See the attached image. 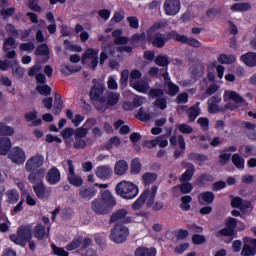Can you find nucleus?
<instances>
[{
    "label": "nucleus",
    "mask_w": 256,
    "mask_h": 256,
    "mask_svg": "<svg viewBox=\"0 0 256 256\" xmlns=\"http://www.w3.org/2000/svg\"><path fill=\"white\" fill-rule=\"evenodd\" d=\"M157 189V185H153L150 189H145L139 198L132 204V209H134V211H139V209H142L145 205V201L147 207H153L155 197L157 196Z\"/></svg>",
    "instance_id": "1"
},
{
    "label": "nucleus",
    "mask_w": 256,
    "mask_h": 256,
    "mask_svg": "<svg viewBox=\"0 0 256 256\" xmlns=\"http://www.w3.org/2000/svg\"><path fill=\"white\" fill-rule=\"evenodd\" d=\"M115 191L122 199H135L139 195V187L129 181H121L116 185Z\"/></svg>",
    "instance_id": "2"
},
{
    "label": "nucleus",
    "mask_w": 256,
    "mask_h": 256,
    "mask_svg": "<svg viewBox=\"0 0 256 256\" xmlns=\"http://www.w3.org/2000/svg\"><path fill=\"white\" fill-rule=\"evenodd\" d=\"M33 239V230L31 226H20L17 230V235H10V241L15 243V245H20L21 247H25L27 242Z\"/></svg>",
    "instance_id": "3"
},
{
    "label": "nucleus",
    "mask_w": 256,
    "mask_h": 256,
    "mask_svg": "<svg viewBox=\"0 0 256 256\" xmlns=\"http://www.w3.org/2000/svg\"><path fill=\"white\" fill-rule=\"evenodd\" d=\"M110 241L120 245L125 243L129 237V228L123 224H115L114 227L110 230Z\"/></svg>",
    "instance_id": "4"
},
{
    "label": "nucleus",
    "mask_w": 256,
    "mask_h": 256,
    "mask_svg": "<svg viewBox=\"0 0 256 256\" xmlns=\"http://www.w3.org/2000/svg\"><path fill=\"white\" fill-rule=\"evenodd\" d=\"M146 39L150 45L156 47L157 49H163L166 43L171 41V38H169V32L167 34L147 32Z\"/></svg>",
    "instance_id": "5"
},
{
    "label": "nucleus",
    "mask_w": 256,
    "mask_h": 256,
    "mask_svg": "<svg viewBox=\"0 0 256 256\" xmlns=\"http://www.w3.org/2000/svg\"><path fill=\"white\" fill-rule=\"evenodd\" d=\"M62 165L64 169L68 167L67 180L70 185H73L74 187H81V185H83V178L75 174V166L73 165V160H66L62 162Z\"/></svg>",
    "instance_id": "6"
},
{
    "label": "nucleus",
    "mask_w": 256,
    "mask_h": 256,
    "mask_svg": "<svg viewBox=\"0 0 256 256\" xmlns=\"http://www.w3.org/2000/svg\"><path fill=\"white\" fill-rule=\"evenodd\" d=\"M224 97H228V99H231V101L234 102H228L224 109H229L230 111H235V109H238V107H241V105H247V101H245L239 93L235 91H225Z\"/></svg>",
    "instance_id": "7"
},
{
    "label": "nucleus",
    "mask_w": 256,
    "mask_h": 256,
    "mask_svg": "<svg viewBox=\"0 0 256 256\" xmlns=\"http://www.w3.org/2000/svg\"><path fill=\"white\" fill-rule=\"evenodd\" d=\"M93 83L94 85L90 90V99L93 101H100V103H105L107 98L101 97V95H103L105 92V83L97 82L96 79L93 80Z\"/></svg>",
    "instance_id": "8"
},
{
    "label": "nucleus",
    "mask_w": 256,
    "mask_h": 256,
    "mask_svg": "<svg viewBox=\"0 0 256 256\" xmlns=\"http://www.w3.org/2000/svg\"><path fill=\"white\" fill-rule=\"evenodd\" d=\"M82 63L84 65H88L95 71L97 65H99V57L97 56V52L93 49H87L86 52L82 56Z\"/></svg>",
    "instance_id": "9"
},
{
    "label": "nucleus",
    "mask_w": 256,
    "mask_h": 256,
    "mask_svg": "<svg viewBox=\"0 0 256 256\" xmlns=\"http://www.w3.org/2000/svg\"><path fill=\"white\" fill-rule=\"evenodd\" d=\"M43 163H45V157L41 154H36L27 160L25 171H27V173H31V171H35V169L42 167Z\"/></svg>",
    "instance_id": "10"
},
{
    "label": "nucleus",
    "mask_w": 256,
    "mask_h": 256,
    "mask_svg": "<svg viewBox=\"0 0 256 256\" xmlns=\"http://www.w3.org/2000/svg\"><path fill=\"white\" fill-rule=\"evenodd\" d=\"M129 211L125 208L119 209L116 212H114L109 220V223H117V221H120L121 223H132L133 218L129 217Z\"/></svg>",
    "instance_id": "11"
},
{
    "label": "nucleus",
    "mask_w": 256,
    "mask_h": 256,
    "mask_svg": "<svg viewBox=\"0 0 256 256\" xmlns=\"http://www.w3.org/2000/svg\"><path fill=\"white\" fill-rule=\"evenodd\" d=\"M8 159L12 161V163H16L17 165H23L25 163V151L19 147H14L10 153L8 154Z\"/></svg>",
    "instance_id": "12"
},
{
    "label": "nucleus",
    "mask_w": 256,
    "mask_h": 256,
    "mask_svg": "<svg viewBox=\"0 0 256 256\" xmlns=\"http://www.w3.org/2000/svg\"><path fill=\"white\" fill-rule=\"evenodd\" d=\"M181 9L180 0H165L164 2V11L166 15H177Z\"/></svg>",
    "instance_id": "13"
},
{
    "label": "nucleus",
    "mask_w": 256,
    "mask_h": 256,
    "mask_svg": "<svg viewBox=\"0 0 256 256\" xmlns=\"http://www.w3.org/2000/svg\"><path fill=\"white\" fill-rule=\"evenodd\" d=\"M244 245L241 251L242 256H255L256 255V239L244 238Z\"/></svg>",
    "instance_id": "14"
},
{
    "label": "nucleus",
    "mask_w": 256,
    "mask_h": 256,
    "mask_svg": "<svg viewBox=\"0 0 256 256\" xmlns=\"http://www.w3.org/2000/svg\"><path fill=\"white\" fill-rule=\"evenodd\" d=\"M33 191L38 199H49L51 197V188H47L45 183L33 185Z\"/></svg>",
    "instance_id": "15"
},
{
    "label": "nucleus",
    "mask_w": 256,
    "mask_h": 256,
    "mask_svg": "<svg viewBox=\"0 0 256 256\" xmlns=\"http://www.w3.org/2000/svg\"><path fill=\"white\" fill-rule=\"evenodd\" d=\"M91 209L96 215H109L111 213V208L99 199L92 201Z\"/></svg>",
    "instance_id": "16"
},
{
    "label": "nucleus",
    "mask_w": 256,
    "mask_h": 256,
    "mask_svg": "<svg viewBox=\"0 0 256 256\" xmlns=\"http://www.w3.org/2000/svg\"><path fill=\"white\" fill-rule=\"evenodd\" d=\"M46 181L49 185H57L61 182V171L57 167H52L46 174Z\"/></svg>",
    "instance_id": "17"
},
{
    "label": "nucleus",
    "mask_w": 256,
    "mask_h": 256,
    "mask_svg": "<svg viewBox=\"0 0 256 256\" xmlns=\"http://www.w3.org/2000/svg\"><path fill=\"white\" fill-rule=\"evenodd\" d=\"M95 195H97V190L91 186H84L80 188L78 197L80 201H91Z\"/></svg>",
    "instance_id": "18"
},
{
    "label": "nucleus",
    "mask_w": 256,
    "mask_h": 256,
    "mask_svg": "<svg viewBox=\"0 0 256 256\" xmlns=\"http://www.w3.org/2000/svg\"><path fill=\"white\" fill-rule=\"evenodd\" d=\"M182 167L186 169V171L181 175L180 181L181 183H187L193 179V175H195V165L192 163L182 162Z\"/></svg>",
    "instance_id": "19"
},
{
    "label": "nucleus",
    "mask_w": 256,
    "mask_h": 256,
    "mask_svg": "<svg viewBox=\"0 0 256 256\" xmlns=\"http://www.w3.org/2000/svg\"><path fill=\"white\" fill-rule=\"evenodd\" d=\"M46 172H47V169L45 168H40L35 172H31L28 175L29 183H32V185H39V183H43V179L45 177Z\"/></svg>",
    "instance_id": "20"
},
{
    "label": "nucleus",
    "mask_w": 256,
    "mask_h": 256,
    "mask_svg": "<svg viewBox=\"0 0 256 256\" xmlns=\"http://www.w3.org/2000/svg\"><path fill=\"white\" fill-rule=\"evenodd\" d=\"M113 175V169L109 165H102L98 166L96 169V177L98 179L107 180L111 179V176Z\"/></svg>",
    "instance_id": "21"
},
{
    "label": "nucleus",
    "mask_w": 256,
    "mask_h": 256,
    "mask_svg": "<svg viewBox=\"0 0 256 256\" xmlns=\"http://www.w3.org/2000/svg\"><path fill=\"white\" fill-rule=\"evenodd\" d=\"M215 201V194L213 192H202L198 195V203L199 205H211Z\"/></svg>",
    "instance_id": "22"
},
{
    "label": "nucleus",
    "mask_w": 256,
    "mask_h": 256,
    "mask_svg": "<svg viewBox=\"0 0 256 256\" xmlns=\"http://www.w3.org/2000/svg\"><path fill=\"white\" fill-rule=\"evenodd\" d=\"M49 229L46 230L45 226L43 224H38L34 228V237L38 239L39 241H43V239L49 237Z\"/></svg>",
    "instance_id": "23"
},
{
    "label": "nucleus",
    "mask_w": 256,
    "mask_h": 256,
    "mask_svg": "<svg viewBox=\"0 0 256 256\" xmlns=\"http://www.w3.org/2000/svg\"><path fill=\"white\" fill-rule=\"evenodd\" d=\"M129 170V164L125 160H119L115 163L114 173L118 176H123Z\"/></svg>",
    "instance_id": "24"
},
{
    "label": "nucleus",
    "mask_w": 256,
    "mask_h": 256,
    "mask_svg": "<svg viewBox=\"0 0 256 256\" xmlns=\"http://www.w3.org/2000/svg\"><path fill=\"white\" fill-rule=\"evenodd\" d=\"M101 201L104 204H106L109 209H111V207H115L117 205V201L115 200V198L113 197V194H111V191H109V190H105L102 193V200Z\"/></svg>",
    "instance_id": "25"
},
{
    "label": "nucleus",
    "mask_w": 256,
    "mask_h": 256,
    "mask_svg": "<svg viewBox=\"0 0 256 256\" xmlns=\"http://www.w3.org/2000/svg\"><path fill=\"white\" fill-rule=\"evenodd\" d=\"M172 133H173V128L171 127L166 128V134L158 136L156 138L157 145H159V147H161L162 149L167 147V145H169V141L167 140V138L171 137Z\"/></svg>",
    "instance_id": "26"
},
{
    "label": "nucleus",
    "mask_w": 256,
    "mask_h": 256,
    "mask_svg": "<svg viewBox=\"0 0 256 256\" xmlns=\"http://www.w3.org/2000/svg\"><path fill=\"white\" fill-rule=\"evenodd\" d=\"M12 144H11V138L9 137H2L0 138V155H7L9 151L11 150Z\"/></svg>",
    "instance_id": "27"
},
{
    "label": "nucleus",
    "mask_w": 256,
    "mask_h": 256,
    "mask_svg": "<svg viewBox=\"0 0 256 256\" xmlns=\"http://www.w3.org/2000/svg\"><path fill=\"white\" fill-rule=\"evenodd\" d=\"M241 61L248 67H256V53L248 52L241 56Z\"/></svg>",
    "instance_id": "28"
},
{
    "label": "nucleus",
    "mask_w": 256,
    "mask_h": 256,
    "mask_svg": "<svg viewBox=\"0 0 256 256\" xmlns=\"http://www.w3.org/2000/svg\"><path fill=\"white\" fill-rule=\"evenodd\" d=\"M12 135H15V128L0 122V137H12Z\"/></svg>",
    "instance_id": "29"
},
{
    "label": "nucleus",
    "mask_w": 256,
    "mask_h": 256,
    "mask_svg": "<svg viewBox=\"0 0 256 256\" xmlns=\"http://www.w3.org/2000/svg\"><path fill=\"white\" fill-rule=\"evenodd\" d=\"M169 39H174V41H177L178 43H183L184 45H187L189 43V37H187V35L178 34L177 30H172L169 32Z\"/></svg>",
    "instance_id": "30"
},
{
    "label": "nucleus",
    "mask_w": 256,
    "mask_h": 256,
    "mask_svg": "<svg viewBox=\"0 0 256 256\" xmlns=\"http://www.w3.org/2000/svg\"><path fill=\"white\" fill-rule=\"evenodd\" d=\"M168 23L167 20H159L154 22L153 25L147 30V33H161V29H165Z\"/></svg>",
    "instance_id": "31"
},
{
    "label": "nucleus",
    "mask_w": 256,
    "mask_h": 256,
    "mask_svg": "<svg viewBox=\"0 0 256 256\" xmlns=\"http://www.w3.org/2000/svg\"><path fill=\"white\" fill-rule=\"evenodd\" d=\"M157 250L155 248L140 247L136 249L135 256H156Z\"/></svg>",
    "instance_id": "32"
},
{
    "label": "nucleus",
    "mask_w": 256,
    "mask_h": 256,
    "mask_svg": "<svg viewBox=\"0 0 256 256\" xmlns=\"http://www.w3.org/2000/svg\"><path fill=\"white\" fill-rule=\"evenodd\" d=\"M189 161H194V163H205V161H209V157L204 154H199L192 152L188 155Z\"/></svg>",
    "instance_id": "33"
},
{
    "label": "nucleus",
    "mask_w": 256,
    "mask_h": 256,
    "mask_svg": "<svg viewBox=\"0 0 256 256\" xmlns=\"http://www.w3.org/2000/svg\"><path fill=\"white\" fill-rule=\"evenodd\" d=\"M157 177V173L147 172L142 176L143 184L145 185V187L153 185V183L157 181Z\"/></svg>",
    "instance_id": "34"
},
{
    "label": "nucleus",
    "mask_w": 256,
    "mask_h": 256,
    "mask_svg": "<svg viewBox=\"0 0 256 256\" xmlns=\"http://www.w3.org/2000/svg\"><path fill=\"white\" fill-rule=\"evenodd\" d=\"M245 127L247 129L246 135L251 141H256V125L251 122H246Z\"/></svg>",
    "instance_id": "35"
},
{
    "label": "nucleus",
    "mask_w": 256,
    "mask_h": 256,
    "mask_svg": "<svg viewBox=\"0 0 256 256\" xmlns=\"http://www.w3.org/2000/svg\"><path fill=\"white\" fill-rule=\"evenodd\" d=\"M6 197H7V203H10L11 205H15V203L19 201V191L15 189L8 190L6 192Z\"/></svg>",
    "instance_id": "36"
},
{
    "label": "nucleus",
    "mask_w": 256,
    "mask_h": 256,
    "mask_svg": "<svg viewBox=\"0 0 256 256\" xmlns=\"http://www.w3.org/2000/svg\"><path fill=\"white\" fill-rule=\"evenodd\" d=\"M186 113L190 123H193V121L197 119L198 115H200L201 109L197 106H192L186 111Z\"/></svg>",
    "instance_id": "37"
},
{
    "label": "nucleus",
    "mask_w": 256,
    "mask_h": 256,
    "mask_svg": "<svg viewBox=\"0 0 256 256\" xmlns=\"http://www.w3.org/2000/svg\"><path fill=\"white\" fill-rule=\"evenodd\" d=\"M119 103V93L108 92L107 93V105L108 107H115Z\"/></svg>",
    "instance_id": "38"
},
{
    "label": "nucleus",
    "mask_w": 256,
    "mask_h": 256,
    "mask_svg": "<svg viewBox=\"0 0 256 256\" xmlns=\"http://www.w3.org/2000/svg\"><path fill=\"white\" fill-rule=\"evenodd\" d=\"M233 235H235V231L227 228V226L215 232L217 239H221V237H233Z\"/></svg>",
    "instance_id": "39"
},
{
    "label": "nucleus",
    "mask_w": 256,
    "mask_h": 256,
    "mask_svg": "<svg viewBox=\"0 0 256 256\" xmlns=\"http://www.w3.org/2000/svg\"><path fill=\"white\" fill-rule=\"evenodd\" d=\"M130 173L132 175H139L141 173V162L139 158H134L130 165Z\"/></svg>",
    "instance_id": "40"
},
{
    "label": "nucleus",
    "mask_w": 256,
    "mask_h": 256,
    "mask_svg": "<svg viewBox=\"0 0 256 256\" xmlns=\"http://www.w3.org/2000/svg\"><path fill=\"white\" fill-rule=\"evenodd\" d=\"M219 63L225 64V65H231V63H235L237 61V58L235 55H227V54H221L218 57Z\"/></svg>",
    "instance_id": "41"
},
{
    "label": "nucleus",
    "mask_w": 256,
    "mask_h": 256,
    "mask_svg": "<svg viewBox=\"0 0 256 256\" xmlns=\"http://www.w3.org/2000/svg\"><path fill=\"white\" fill-rule=\"evenodd\" d=\"M81 69V66H69L67 64L62 65V73L63 75L69 76L71 73H78Z\"/></svg>",
    "instance_id": "42"
},
{
    "label": "nucleus",
    "mask_w": 256,
    "mask_h": 256,
    "mask_svg": "<svg viewBox=\"0 0 256 256\" xmlns=\"http://www.w3.org/2000/svg\"><path fill=\"white\" fill-rule=\"evenodd\" d=\"M191 201H193V198L189 195L186 196H182L181 197V204H180V209H182V211H189V209H191V205L189 203H191Z\"/></svg>",
    "instance_id": "43"
},
{
    "label": "nucleus",
    "mask_w": 256,
    "mask_h": 256,
    "mask_svg": "<svg viewBox=\"0 0 256 256\" xmlns=\"http://www.w3.org/2000/svg\"><path fill=\"white\" fill-rule=\"evenodd\" d=\"M155 63L156 65H158L159 67H167L169 66V56L167 55H158L155 59Z\"/></svg>",
    "instance_id": "44"
},
{
    "label": "nucleus",
    "mask_w": 256,
    "mask_h": 256,
    "mask_svg": "<svg viewBox=\"0 0 256 256\" xmlns=\"http://www.w3.org/2000/svg\"><path fill=\"white\" fill-rule=\"evenodd\" d=\"M134 89L139 93H147L149 91V84L145 81H138L134 83Z\"/></svg>",
    "instance_id": "45"
},
{
    "label": "nucleus",
    "mask_w": 256,
    "mask_h": 256,
    "mask_svg": "<svg viewBox=\"0 0 256 256\" xmlns=\"http://www.w3.org/2000/svg\"><path fill=\"white\" fill-rule=\"evenodd\" d=\"M232 163H234L237 169H243L245 167V159H243V157H240L239 154H234L232 156Z\"/></svg>",
    "instance_id": "46"
},
{
    "label": "nucleus",
    "mask_w": 256,
    "mask_h": 256,
    "mask_svg": "<svg viewBox=\"0 0 256 256\" xmlns=\"http://www.w3.org/2000/svg\"><path fill=\"white\" fill-rule=\"evenodd\" d=\"M89 133V130L85 127H79L76 130H74V139H85L87 137V134Z\"/></svg>",
    "instance_id": "47"
},
{
    "label": "nucleus",
    "mask_w": 256,
    "mask_h": 256,
    "mask_svg": "<svg viewBox=\"0 0 256 256\" xmlns=\"http://www.w3.org/2000/svg\"><path fill=\"white\" fill-rule=\"evenodd\" d=\"M83 243V240L81 237H78L71 241L67 246V251H75V249H78V247H81V244Z\"/></svg>",
    "instance_id": "48"
},
{
    "label": "nucleus",
    "mask_w": 256,
    "mask_h": 256,
    "mask_svg": "<svg viewBox=\"0 0 256 256\" xmlns=\"http://www.w3.org/2000/svg\"><path fill=\"white\" fill-rule=\"evenodd\" d=\"M0 15L4 20L13 17V15H15V7L0 9Z\"/></svg>",
    "instance_id": "49"
},
{
    "label": "nucleus",
    "mask_w": 256,
    "mask_h": 256,
    "mask_svg": "<svg viewBox=\"0 0 256 256\" xmlns=\"http://www.w3.org/2000/svg\"><path fill=\"white\" fill-rule=\"evenodd\" d=\"M251 4L249 3H236L231 6L232 11H249Z\"/></svg>",
    "instance_id": "50"
},
{
    "label": "nucleus",
    "mask_w": 256,
    "mask_h": 256,
    "mask_svg": "<svg viewBox=\"0 0 256 256\" xmlns=\"http://www.w3.org/2000/svg\"><path fill=\"white\" fill-rule=\"evenodd\" d=\"M128 83H129V70H123L121 72L120 87L122 89H125Z\"/></svg>",
    "instance_id": "51"
},
{
    "label": "nucleus",
    "mask_w": 256,
    "mask_h": 256,
    "mask_svg": "<svg viewBox=\"0 0 256 256\" xmlns=\"http://www.w3.org/2000/svg\"><path fill=\"white\" fill-rule=\"evenodd\" d=\"M36 91H38L40 95H44V97L51 95V87L49 85H39L36 87Z\"/></svg>",
    "instance_id": "52"
},
{
    "label": "nucleus",
    "mask_w": 256,
    "mask_h": 256,
    "mask_svg": "<svg viewBox=\"0 0 256 256\" xmlns=\"http://www.w3.org/2000/svg\"><path fill=\"white\" fill-rule=\"evenodd\" d=\"M178 131L183 133V135H191L193 133V127L189 126V124H178Z\"/></svg>",
    "instance_id": "53"
},
{
    "label": "nucleus",
    "mask_w": 256,
    "mask_h": 256,
    "mask_svg": "<svg viewBox=\"0 0 256 256\" xmlns=\"http://www.w3.org/2000/svg\"><path fill=\"white\" fill-rule=\"evenodd\" d=\"M155 107H158L161 109V111H165L167 109V98L163 97L162 98H157L154 102Z\"/></svg>",
    "instance_id": "54"
},
{
    "label": "nucleus",
    "mask_w": 256,
    "mask_h": 256,
    "mask_svg": "<svg viewBox=\"0 0 256 256\" xmlns=\"http://www.w3.org/2000/svg\"><path fill=\"white\" fill-rule=\"evenodd\" d=\"M12 74L16 79H23V76L25 75V69L21 66L13 67Z\"/></svg>",
    "instance_id": "55"
},
{
    "label": "nucleus",
    "mask_w": 256,
    "mask_h": 256,
    "mask_svg": "<svg viewBox=\"0 0 256 256\" xmlns=\"http://www.w3.org/2000/svg\"><path fill=\"white\" fill-rule=\"evenodd\" d=\"M205 181L213 182L215 181V177H213V175L211 174L206 173V174L200 175L197 179V183H199V185H203Z\"/></svg>",
    "instance_id": "56"
},
{
    "label": "nucleus",
    "mask_w": 256,
    "mask_h": 256,
    "mask_svg": "<svg viewBox=\"0 0 256 256\" xmlns=\"http://www.w3.org/2000/svg\"><path fill=\"white\" fill-rule=\"evenodd\" d=\"M36 55H49V46H47V44H41L36 48Z\"/></svg>",
    "instance_id": "57"
},
{
    "label": "nucleus",
    "mask_w": 256,
    "mask_h": 256,
    "mask_svg": "<svg viewBox=\"0 0 256 256\" xmlns=\"http://www.w3.org/2000/svg\"><path fill=\"white\" fill-rule=\"evenodd\" d=\"M165 95V92L161 89H151L149 91V97L152 99H161Z\"/></svg>",
    "instance_id": "58"
},
{
    "label": "nucleus",
    "mask_w": 256,
    "mask_h": 256,
    "mask_svg": "<svg viewBox=\"0 0 256 256\" xmlns=\"http://www.w3.org/2000/svg\"><path fill=\"white\" fill-rule=\"evenodd\" d=\"M9 47H12V49H15V38L9 37L4 41L3 50L10 51L11 48Z\"/></svg>",
    "instance_id": "59"
},
{
    "label": "nucleus",
    "mask_w": 256,
    "mask_h": 256,
    "mask_svg": "<svg viewBox=\"0 0 256 256\" xmlns=\"http://www.w3.org/2000/svg\"><path fill=\"white\" fill-rule=\"evenodd\" d=\"M176 187H179L181 193H183L184 195L187 193H191V191H193V185L189 182L182 183L181 185H178Z\"/></svg>",
    "instance_id": "60"
},
{
    "label": "nucleus",
    "mask_w": 256,
    "mask_h": 256,
    "mask_svg": "<svg viewBox=\"0 0 256 256\" xmlns=\"http://www.w3.org/2000/svg\"><path fill=\"white\" fill-rule=\"evenodd\" d=\"M198 125L203 129V131H209V118L207 117H200L197 120Z\"/></svg>",
    "instance_id": "61"
},
{
    "label": "nucleus",
    "mask_w": 256,
    "mask_h": 256,
    "mask_svg": "<svg viewBox=\"0 0 256 256\" xmlns=\"http://www.w3.org/2000/svg\"><path fill=\"white\" fill-rule=\"evenodd\" d=\"M19 48L20 51H27L28 53H31L35 49V44H33V42L22 43Z\"/></svg>",
    "instance_id": "62"
},
{
    "label": "nucleus",
    "mask_w": 256,
    "mask_h": 256,
    "mask_svg": "<svg viewBox=\"0 0 256 256\" xmlns=\"http://www.w3.org/2000/svg\"><path fill=\"white\" fill-rule=\"evenodd\" d=\"M127 21L129 23V26L131 29H139V19L135 16H129L127 18Z\"/></svg>",
    "instance_id": "63"
},
{
    "label": "nucleus",
    "mask_w": 256,
    "mask_h": 256,
    "mask_svg": "<svg viewBox=\"0 0 256 256\" xmlns=\"http://www.w3.org/2000/svg\"><path fill=\"white\" fill-rule=\"evenodd\" d=\"M52 250H53L54 255L69 256V253L67 251H65V249L57 247L54 244H52Z\"/></svg>",
    "instance_id": "64"
}]
</instances>
